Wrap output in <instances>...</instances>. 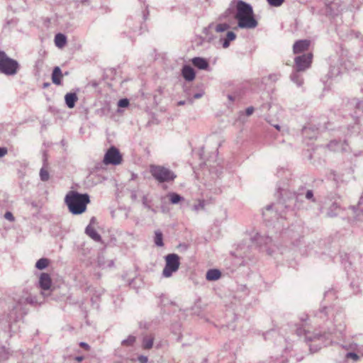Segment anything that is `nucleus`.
<instances>
[{"instance_id":"1","label":"nucleus","mask_w":363,"mask_h":363,"mask_svg":"<svg viewBox=\"0 0 363 363\" xmlns=\"http://www.w3.org/2000/svg\"><path fill=\"white\" fill-rule=\"evenodd\" d=\"M345 319V314L342 311H338L335 312V313H333V317L330 320L333 327L329 328V331L327 333H324L321 334L320 333H312L304 330V338L306 342L308 343L311 352H316L323 346H328L332 344V335H335L337 337H342L346 330Z\"/></svg>"},{"instance_id":"2","label":"nucleus","mask_w":363,"mask_h":363,"mask_svg":"<svg viewBox=\"0 0 363 363\" xmlns=\"http://www.w3.org/2000/svg\"><path fill=\"white\" fill-rule=\"evenodd\" d=\"M89 203L90 197L88 194H80L76 191H68L65 197V203L73 215L84 213Z\"/></svg>"},{"instance_id":"3","label":"nucleus","mask_w":363,"mask_h":363,"mask_svg":"<svg viewBox=\"0 0 363 363\" xmlns=\"http://www.w3.org/2000/svg\"><path fill=\"white\" fill-rule=\"evenodd\" d=\"M236 9L235 18L238 20L239 28L252 29L257 26V21L253 16V10L250 4L242 1H238Z\"/></svg>"},{"instance_id":"4","label":"nucleus","mask_w":363,"mask_h":363,"mask_svg":"<svg viewBox=\"0 0 363 363\" xmlns=\"http://www.w3.org/2000/svg\"><path fill=\"white\" fill-rule=\"evenodd\" d=\"M150 172L152 177L160 183L170 182L177 177L173 171L161 165L151 164Z\"/></svg>"},{"instance_id":"5","label":"nucleus","mask_w":363,"mask_h":363,"mask_svg":"<svg viewBox=\"0 0 363 363\" xmlns=\"http://www.w3.org/2000/svg\"><path fill=\"white\" fill-rule=\"evenodd\" d=\"M20 69L19 63L0 50V72L7 76L15 75Z\"/></svg>"},{"instance_id":"6","label":"nucleus","mask_w":363,"mask_h":363,"mask_svg":"<svg viewBox=\"0 0 363 363\" xmlns=\"http://www.w3.org/2000/svg\"><path fill=\"white\" fill-rule=\"evenodd\" d=\"M165 266L162 270V276L169 278L178 271L180 266V257L174 253L168 254L164 257Z\"/></svg>"},{"instance_id":"7","label":"nucleus","mask_w":363,"mask_h":363,"mask_svg":"<svg viewBox=\"0 0 363 363\" xmlns=\"http://www.w3.org/2000/svg\"><path fill=\"white\" fill-rule=\"evenodd\" d=\"M103 162L106 164L118 165L122 162V156L119 150L113 146L106 152Z\"/></svg>"},{"instance_id":"8","label":"nucleus","mask_w":363,"mask_h":363,"mask_svg":"<svg viewBox=\"0 0 363 363\" xmlns=\"http://www.w3.org/2000/svg\"><path fill=\"white\" fill-rule=\"evenodd\" d=\"M313 55L311 53L297 56L294 59V69L297 71H305L311 67Z\"/></svg>"},{"instance_id":"9","label":"nucleus","mask_w":363,"mask_h":363,"mask_svg":"<svg viewBox=\"0 0 363 363\" xmlns=\"http://www.w3.org/2000/svg\"><path fill=\"white\" fill-rule=\"evenodd\" d=\"M252 239L260 247L264 246L268 255L274 257L276 256L275 250L272 249L271 247L272 240L270 237L263 236L259 233H257Z\"/></svg>"},{"instance_id":"10","label":"nucleus","mask_w":363,"mask_h":363,"mask_svg":"<svg viewBox=\"0 0 363 363\" xmlns=\"http://www.w3.org/2000/svg\"><path fill=\"white\" fill-rule=\"evenodd\" d=\"M346 350H357V352H349L345 354V359H351L354 362H357L363 357V345L359 347L357 344L352 342L348 345H343Z\"/></svg>"},{"instance_id":"11","label":"nucleus","mask_w":363,"mask_h":363,"mask_svg":"<svg viewBox=\"0 0 363 363\" xmlns=\"http://www.w3.org/2000/svg\"><path fill=\"white\" fill-rule=\"evenodd\" d=\"M39 287L43 290L41 294L43 296H48L45 291H48L52 285V279L50 276L47 273H41L38 281Z\"/></svg>"},{"instance_id":"12","label":"nucleus","mask_w":363,"mask_h":363,"mask_svg":"<svg viewBox=\"0 0 363 363\" xmlns=\"http://www.w3.org/2000/svg\"><path fill=\"white\" fill-rule=\"evenodd\" d=\"M348 106L350 109H354V118H359L363 116V101L357 99H352L348 102Z\"/></svg>"},{"instance_id":"13","label":"nucleus","mask_w":363,"mask_h":363,"mask_svg":"<svg viewBox=\"0 0 363 363\" xmlns=\"http://www.w3.org/2000/svg\"><path fill=\"white\" fill-rule=\"evenodd\" d=\"M350 210L354 215V221L363 222V194L359 201L357 207L356 208L355 206H351Z\"/></svg>"},{"instance_id":"14","label":"nucleus","mask_w":363,"mask_h":363,"mask_svg":"<svg viewBox=\"0 0 363 363\" xmlns=\"http://www.w3.org/2000/svg\"><path fill=\"white\" fill-rule=\"evenodd\" d=\"M283 205L280 203L277 204L268 205L265 207L263 211V216L266 220L268 219V217L271 216L272 214H274L277 216L278 214V211L282 209Z\"/></svg>"},{"instance_id":"15","label":"nucleus","mask_w":363,"mask_h":363,"mask_svg":"<svg viewBox=\"0 0 363 363\" xmlns=\"http://www.w3.org/2000/svg\"><path fill=\"white\" fill-rule=\"evenodd\" d=\"M328 148L334 152H345L347 151V145L345 142L342 143L341 141L333 140L330 142L328 145Z\"/></svg>"},{"instance_id":"16","label":"nucleus","mask_w":363,"mask_h":363,"mask_svg":"<svg viewBox=\"0 0 363 363\" xmlns=\"http://www.w3.org/2000/svg\"><path fill=\"white\" fill-rule=\"evenodd\" d=\"M310 45V41L308 40H300L296 41L294 46L293 50L295 54L301 53L307 50Z\"/></svg>"},{"instance_id":"17","label":"nucleus","mask_w":363,"mask_h":363,"mask_svg":"<svg viewBox=\"0 0 363 363\" xmlns=\"http://www.w3.org/2000/svg\"><path fill=\"white\" fill-rule=\"evenodd\" d=\"M182 75L185 80L191 82L195 79V72L189 65H184L182 69Z\"/></svg>"},{"instance_id":"18","label":"nucleus","mask_w":363,"mask_h":363,"mask_svg":"<svg viewBox=\"0 0 363 363\" xmlns=\"http://www.w3.org/2000/svg\"><path fill=\"white\" fill-rule=\"evenodd\" d=\"M318 128H312L310 125L304 126L302 129V134L304 138L313 139L317 137Z\"/></svg>"},{"instance_id":"19","label":"nucleus","mask_w":363,"mask_h":363,"mask_svg":"<svg viewBox=\"0 0 363 363\" xmlns=\"http://www.w3.org/2000/svg\"><path fill=\"white\" fill-rule=\"evenodd\" d=\"M192 64L199 69H207L209 67L208 62L204 58L196 57L191 60Z\"/></svg>"},{"instance_id":"20","label":"nucleus","mask_w":363,"mask_h":363,"mask_svg":"<svg viewBox=\"0 0 363 363\" xmlns=\"http://www.w3.org/2000/svg\"><path fill=\"white\" fill-rule=\"evenodd\" d=\"M341 211L340 205L336 202H333L327 209L326 215L328 217L337 216Z\"/></svg>"},{"instance_id":"21","label":"nucleus","mask_w":363,"mask_h":363,"mask_svg":"<svg viewBox=\"0 0 363 363\" xmlns=\"http://www.w3.org/2000/svg\"><path fill=\"white\" fill-rule=\"evenodd\" d=\"M236 38V35L233 31H228L225 38H220V42L222 44L223 48H228L230 45V43L231 41L235 40Z\"/></svg>"},{"instance_id":"22","label":"nucleus","mask_w":363,"mask_h":363,"mask_svg":"<svg viewBox=\"0 0 363 363\" xmlns=\"http://www.w3.org/2000/svg\"><path fill=\"white\" fill-rule=\"evenodd\" d=\"M65 100L67 106L69 108H72L74 107L78 97L75 93L69 92L65 94Z\"/></svg>"},{"instance_id":"23","label":"nucleus","mask_w":363,"mask_h":363,"mask_svg":"<svg viewBox=\"0 0 363 363\" xmlns=\"http://www.w3.org/2000/svg\"><path fill=\"white\" fill-rule=\"evenodd\" d=\"M62 78V73L61 71V69L59 67H55L53 69L52 74V81L53 84L56 85H60L61 84V79Z\"/></svg>"},{"instance_id":"24","label":"nucleus","mask_w":363,"mask_h":363,"mask_svg":"<svg viewBox=\"0 0 363 363\" xmlns=\"http://www.w3.org/2000/svg\"><path fill=\"white\" fill-rule=\"evenodd\" d=\"M302 71H297L296 69H294V71L290 76L291 80L298 86H302L303 83L302 75L300 73Z\"/></svg>"},{"instance_id":"25","label":"nucleus","mask_w":363,"mask_h":363,"mask_svg":"<svg viewBox=\"0 0 363 363\" xmlns=\"http://www.w3.org/2000/svg\"><path fill=\"white\" fill-rule=\"evenodd\" d=\"M154 336L152 334L145 335L143 338L142 347L145 350H149L152 347Z\"/></svg>"},{"instance_id":"26","label":"nucleus","mask_w":363,"mask_h":363,"mask_svg":"<svg viewBox=\"0 0 363 363\" xmlns=\"http://www.w3.org/2000/svg\"><path fill=\"white\" fill-rule=\"evenodd\" d=\"M221 276L220 272L218 269H209L206 272V278L208 281L218 280Z\"/></svg>"},{"instance_id":"27","label":"nucleus","mask_w":363,"mask_h":363,"mask_svg":"<svg viewBox=\"0 0 363 363\" xmlns=\"http://www.w3.org/2000/svg\"><path fill=\"white\" fill-rule=\"evenodd\" d=\"M85 233L94 240L96 242L101 240V235L91 226L88 225L85 229Z\"/></svg>"},{"instance_id":"28","label":"nucleus","mask_w":363,"mask_h":363,"mask_svg":"<svg viewBox=\"0 0 363 363\" xmlns=\"http://www.w3.org/2000/svg\"><path fill=\"white\" fill-rule=\"evenodd\" d=\"M67 43V38L62 33H57L55 36V43L57 47L62 48H63Z\"/></svg>"},{"instance_id":"29","label":"nucleus","mask_w":363,"mask_h":363,"mask_svg":"<svg viewBox=\"0 0 363 363\" xmlns=\"http://www.w3.org/2000/svg\"><path fill=\"white\" fill-rule=\"evenodd\" d=\"M220 20H226L230 21V20L235 18L234 9L233 8H228L226 9L220 16Z\"/></svg>"},{"instance_id":"30","label":"nucleus","mask_w":363,"mask_h":363,"mask_svg":"<svg viewBox=\"0 0 363 363\" xmlns=\"http://www.w3.org/2000/svg\"><path fill=\"white\" fill-rule=\"evenodd\" d=\"M154 242L157 247H163V234L160 230H157L155 231V237H154Z\"/></svg>"},{"instance_id":"31","label":"nucleus","mask_w":363,"mask_h":363,"mask_svg":"<svg viewBox=\"0 0 363 363\" xmlns=\"http://www.w3.org/2000/svg\"><path fill=\"white\" fill-rule=\"evenodd\" d=\"M333 311L330 308L324 307L323 308H320L316 313L315 316L320 318V319H325V318H328L329 315V313H331Z\"/></svg>"},{"instance_id":"32","label":"nucleus","mask_w":363,"mask_h":363,"mask_svg":"<svg viewBox=\"0 0 363 363\" xmlns=\"http://www.w3.org/2000/svg\"><path fill=\"white\" fill-rule=\"evenodd\" d=\"M49 264V260L47 258H41L37 261L35 263V267L38 269H45Z\"/></svg>"},{"instance_id":"33","label":"nucleus","mask_w":363,"mask_h":363,"mask_svg":"<svg viewBox=\"0 0 363 363\" xmlns=\"http://www.w3.org/2000/svg\"><path fill=\"white\" fill-rule=\"evenodd\" d=\"M230 28V26L228 23H218L216 25L214 30L216 33H223Z\"/></svg>"},{"instance_id":"34","label":"nucleus","mask_w":363,"mask_h":363,"mask_svg":"<svg viewBox=\"0 0 363 363\" xmlns=\"http://www.w3.org/2000/svg\"><path fill=\"white\" fill-rule=\"evenodd\" d=\"M339 1L340 0H325V4L332 11H334L339 6Z\"/></svg>"},{"instance_id":"35","label":"nucleus","mask_w":363,"mask_h":363,"mask_svg":"<svg viewBox=\"0 0 363 363\" xmlns=\"http://www.w3.org/2000/svg\"><path fill=\"white\" fill-rule=\"evenodd\" d=\"M169 200L172 203L177 204L182 200H183V197L176 193H170L169 194Z\"/></svg>"},{"instance_id":"36","label":"nucleus","mask_w":363,"mask_h":363,"mask_svg":"<svg viewBox=\"0 0 363 363\" xmlns=\"http://www.w3.org/2000/svg\"><path fill=\"white\" fill-rule=\"evenodd\" d=\"M25 298L26 297L22 296L18 300L16 305L13 308V311H18L23 309V306L28 303L27 301H25Z\"/></svg>"},{"instance_id":"37","label":"nucleus","mask_w":363,"mask_h":363,"mask_svg":"<svg viewBox=\"0 0 363 363\" xmlns=\"http://www.w3.org/2000/svg\"><path fill=\"white\" fill-rule=\"evenodd\" d=\"M142 201H143V206L147 208L148 210L155 213V210L152 208L151 205H150V201L149 200L147 196H143V199H142Z\"/></svg>"},{"instance_id":"38","label":"nucleus","mask_w":363,"mask_h":363,"mask_svg":"<svg viewBox=\"0 0 363 363\" xmlns=\"http://www.w3.org/2000/svg\"><path fill=\"white\" fill-rule=\"evenodd\" d=\"M40 179L43 182H46L49 179V173L45 168H41L40 171Z\"/></svg>"},{"instance_id":"39","label":"nucleus","mask_w":363,"mask_h":363,"mask_svg":"<svg viewBox=\"0 0 363 363\" xmlns=\"http://www.w3.org/2000/svg\"><path fill=\"white\" fill-rule=\"evenodd\" d=\"M135 341V337L133 335H130L127 339L123 340L122 345L130 346L132 345Z\"/></svg>"},{"instance_id":"40","label":"nucleus","mask_w":363,"mask_h":363,"mask_svg":"<svg viewBox=\"0 0 363 363\" xmlns=\"http://www.w3.org/2000/svg\"><path fill=\"white\" fill-rule=\"evenodd\" d=\"M25 301H27L28 303L33 305L38 303V301L36 297L28 295L26 296Z\"/></svg>"},{"instance_id":"41","label":"nucleus","mask_w":363,"mask_h":363,"mask_svg":"<svg viewBox=\"0 0 363 363\" xmlns=\"http://www.w3.org/2000/svg\"><path fill=\"white\" fill-rule=\"evenodd\" d=\"M284 0H267L269 4L272 6H279L284 3Z\"/></svg>"},{"instance_id":"42","label":"nucleus","mask_w":363,"mask_h":363,"mask_svg":"<svg viewBox=\"0 0 363 363\" xmlns=\"http://www.w3.org/2000/svg\"><path fill=\"white\" fill-rule=\"evenodd\" d=\"M129 105V101L127 99H120L118 102V107L125 108Z\"/></svg>"},{"instance_id":"43","label":"nucleus","mask_w":363,"mask_h":363,"mask_svg":"<svg viewBox=\"0 0 363 363\" xmlns=\"http://www.w3.org/2000/svg\"><path fill=\"white\" fill-rule=\"evenodd\" d=\"M305 198L308 200L313 201V202L315 201V199H314V196H313V192L312 190H307L306 195H305Z\"/></svg>"},{"instance_id":"44","label":"nucleus","mask_w":363,"mask_h":363,"mask_svg":"<svg viewBox=\"0 0 363 363\" xmlns=\"http://www.w3.org/2000/svg\"><path fill=\"white\" fill-rule=\"evenodd\" d=\"M194 210L196 211L203 210L204 208V201H199L198 204L194 206Z\"/></svg>"},{"instance_id":"45","label":"nucleus","mask_w":363,"mask_h":363,"mask_svg":"<svg viewBox=\"0 0 363 363\" xmlns=\"http://www.w3.org/2000/svg\"><path fill=\"white\" fill-rule=\"evenodd\" d=\"M4 218L9 220V221H13L14 220V216H13L12 213L8 211L4 214Z\"/></svg>"},{"instance_id":"46","label":"nucleus","mask_w":363,"mask_h":363,"mask_svg":"<svg viewBox=\"0 0 363 363\" xmlns=\"http://www.w3.org/2000/svg\"><path fill=\"white\" fill-rule=\"evenodd\" d=\"M138 359L140 363H147V362H148L147 357L144 356V355H140L138 357Z\"/></svg>"},{"instance_id":"47","label":"nucleus","mask_w":363,"mask_h":363,"mask_svg":"<svg viewBox=\"0 0 363 363\" xmlns=\"http://www.w3.org/2000/svg\"><path fill=\"white\" fill-rule=\"evenodd\" d=\"M253 112H254V108L252 106L248 107L245 110V114L247 116H251L253 113Z\"/></svg>"},{"instance_id":"48","label":"nucleus","mask_w":363,"mask_h":363,"mask_svg":"<svg viewBox=\"0 0 363 363\" xmlns=\"http://www.w3.org/2000/svg\"><path fill=\"white\" fill-rule=\"evenodd\" d=\"M204 94V92L203 91L199 92V93H196L193 96V99H200L201 98Z\"/></svg>"},{"instance_id":"49","label":"nucleus","mask_w":363,"mask_h":363,"mask_svg":"<svg viewBox=\"0 0 363 363\" xmlns=\"http://www.w3.org/2000/svg\"><path fill=\"white\" fill-rule=\"evenodd\" d=\"M7 153V150L4 147H0V157H4Z\"/></svg>"},{"instance_id":"50","label":"nucleus","mask_w":363,"mask_h":363,"mask_svg":"<svg viewBox=\"0 0 363 363\" xmlns=\"http://www.w3.org/2000/svg\"><path fill=\"white\" fill-rule=\"evenodd\" d=\"M79 345L84 348H85L86 350H89V346L88 344H86V342H80Z\"/></svg>"},{"instance_id":"51","label":"nucleus","mask_w":363,"mask_h":363,"mask_svg":"<svg viewBox=\"0 0 363 363\" xmlns=\"http://www.w3.org/2000/svg\"><path fill=\"white\" fill-rule=\"evenodd\" d=\"M279 75H277V74H274V75H271L270 76V78L273 80H277L278 78H279Z\"/></svg>"},{"instance_id":"52","label":"nucleus","mask_w":363,"mask_h":363,"mask_svg":"<svg viewBox=\"0 0 363 363\" xmlns=\"http://www.w3.org/2000/svg\"><path fill=\"white\" fill-rule=\"evenodd\" d=\"M178 106H183L185 104V101H179L178 103H177Z\"/></svg>"},{"instance_id":"53","label":"nucleus","mask_w":363,"mask_h":363,"mask_svg":"<svg viewBox=\"0 0 363 363\" xmlns=\"http://www.w3.org/2000/svg\"><path fill=\"white\" fill-rule=\"evenodd\" d=\"M353 152H354V155H356V156L359 155H361L363 152V151H359V152H356L354 150Z\"/></svg>"},{"instance_id":"54","label":"nucleus","mask_w":363,"mask_h":363,"mask_svg":"<svg viewBox=\"0 0 363 363\" xmlns=\"http://www.w3.org/2000/svg\"><path fill=\"white\" fill-rule=\"evenodd\" d=\"M333 293V291H328L325 294V296H328L330 294Z\"/></svg>"},{"instance_id":"55","label":"nucleus","mask_w":363,"mask_h":363,"mask_svg":"<svg viewBox=\"0 0 363 363\" xmlns=\"http://www.w3.org/2000/svg\"><path fill=\"white\" fill-rule=\"evenodd\" d=\"M16 318H17V317H16V315H14V317H13V318H12V317L11 316V318H10V321L11 320V319H12V320H13L15 321V320H16Z\"/></svg>"},{"instance_id":"56","label":"nucleus","mask_w":363,"mask_h":363,"mask_svg":"<svg viewBox=\"0 0 363 363\" xmlns=\"http://www.w3.org/2000/svg\"><path fill=\"white\" fill-rule=\"evenodd\" d=\"M274 127L276 128V129L280 130V126L279 125H275Z\"/></svg>"},{"instance_id":"57","label":"nucleus","mask_w":363,"mask_h":363,"mask_svg":"<svg viewBox=\"0 0 363 363\" xmlns=\"http://www.w3.org/2000/svg\"><path fill=\"white\" fill-rule=\"evenodd\" d=\"M77 359L78 361H82V357H77Z\"/></svg>"},{"instance_id":"58","label":"nucleus","mask_w":363,"mask_h":363,"mask_svg":"<svg viewBox=\"0 0 363 363\" xmlns=\"http://www.w3.org/2000/svg\"><path fill=\"white\" fill-rule=\"evenodd\" d=\"M301 194H298V196H297L296 199H297V200H298V199H301Z\"/></svg>"},{"instance_id":"59","label":"nucleus","mask_w":363,"mask_h":363,"mask_svg":"<svg viewBox=\"0 0 363 363\" xmlns=\"http://www.w3.org/2000/svg\"><path fill=\"white\" fill-rule=\"evenodd\" d=\"M352 129H358V128L357 126H352Z\"/></svg>"},{"instance_id":"60","label":"nucleus","mask_w":363,"mask_h":363,"mask_svg":"<svg viewBox=\"0 0 363 363\" xmlns=\"http://www.w3.org/2000/svg\"><path fill=\"white\" fill-rule=\"evenodd\" d=\"M289 350V349L288 347H286V350H285V353H286Z\"/></svg>"},{"instance_id":"61","label":"nucleus","mask_w":363,"mask_h":363,"mask_svg":"<svg viewBox=\"0 0 363 363\" xmlns=\"http://www.w3.org/2000/svg\"><path fill=\"white\" fill-rule=\"evenodd\" d=\"M298 335H301V330H298Z\"/></svg>"},{"instance_id":"62","label":"nucleus","mask_w":363,"mask_h":363,"mask_svg":"<svg viewBox=\"0 0 363 363\" xmlns=\"http://www.w3.org/2000/svg\"><path fill=\"white\" fill-rule=\"evenodd\" d=\"M274 247L277 250H279V249L278 248V247H277V246H275V245H274Z\"/></svg>"}]
</instances>
